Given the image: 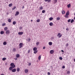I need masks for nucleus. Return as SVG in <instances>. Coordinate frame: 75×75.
Wrapping results in <instances>:
<instances>
[{
	"mask_svg": "<svg viewBox=\"0 0 75 75\" xmlns=\"http://www.w3.org/2000/svg\"><path fill=\"white\" fill-rule=\"evenodd\" d=\"M69 11H68L66 13V14L65 15L64 17L65 18H68V16H69Z\"/></svg>",
	"mask_w": 75,
	"mask_h": 75,
	"instance_id": "1",
	"label": "nucleus"
},
{
	"mask_svg": "<svg viewBox=\"0 0 75 75\" xmlns=\"http://www.w3.org/2000/svg\"><path fill=\"white\" fill-rule=\"evenodd\" d=\"M10 66L11 67H12L13 68H15L16 67V65H14V63H12L11 64Z\"/></svg>",
	"mask_w": 75,
	"mask_h": 75,
	"instance_id": "2",
	"label": "nucleus"
},
{
	"mask_svg": "<svg viewBox=\"0 0 75 75\" xmlns=\"http://www.w3.org/2000/svg\"><path fill=\"white\" fill-rule=\"evenodd\" d=\"M6 34H10V31L9 30H7L6 31Z\"/></svg>",
	"mask_w": 75,
	"mask_h": 75,
	"instance_id": "3",
	"label": "nucleus"
},
{
	"mask_svg": "<svg viewBox=\"0 0 75 75\" xmlns=\"http://www.w3.org/2000/svg\"><path fill=\"white\" fill-rule=\"evenodd\" d=\"M19 46H20V47H19V48H22V47L23 46V43H20L19 44Z\"/></svg>",
	"mask_w": 75,
	"mask_h": 75,
	"instance_id": "4",
	"label": "nucleus"
},
{
	"mask_svg": "<svg viewBox=\"0 0 75 75\" xmlns=\"http://www.w3.org/2000/svg\"><path fill=\"white\" fill-rule=\"evenodd\" d=\"M57 37H59V38H61V36H62V34L61 35V33H59L57 35Z\"/></svg>",
	"mask_w": 75,
	"mask_h": 75,
	"instance_id": "5",
	"label": "nucleus"
},
{
	"mask_svg": "<svg viewBox=\"0 0 75 75\" xmlns=\"http://www.w3.org/2000/svg\"><path fill=\"white\" fill-rule=\"evenodd\" d=\"M12 72H16V69H14L12 70Z\"/></svg>",
	"mask_w": 75,
	"mask_h": 75,
	"instance_id": "6",
	"label": "nucleus"
},
{
	"mask_svg": "<svg viewBox=\"0 0 75 75\" xmlns=\"http://www.w3.org/2000/svg\"><path fill=\"white\" fill-rule=\"evenodd\" d=\"M18 35H22V34H23V32H20L18 33Z\"/></svg>",
	"mask_w": 75,
	"mask_h": 75,
	"instance_id": "7",
	"label": "nucleus"
},
{
	"mask_svg": "<svg viewBox=\"0 0 75 75\" xmlns=\"http://www.w3.org/2000/svg\"><path fill=\"white\" fill-rule=\"evenodd\" d=\"M54 50H52L50 51V53L51 54H52L53 53H54Z\"/></svg>",
	"mask_w": 75,
	"mask_h": 75,
	"instance_id": "8",
	"label": "nucleus"
},
{
	"mask_svg": "<svg viewBox=\"0 0 75 75\" xmlns=\"http://www.w3.org/2000/svg\"><path fill=\"white\" fill-rule=\"evenodd\" d=\"M19 14V12L17 11L16 12V13L15 14V16H17V15H18Z\"/></svg>",
	"mask_w": 75,
	"mask_h": 75,
	"instance_id": "9",
	"label": "nucleus"
},
{
	"mask_svg": "<svg viewBox=\"0 0 75 75\" xmlns=\"http://www.w3.org/2000/svg\"><path fill=\"white\" fill-rule=\"evenodd\" d=\"M33 50L34 51H37V48L36 47H34L33 49Z\"/></svg>",
	"mask_w": 75,
	"mask_h": 75,
	"instance_id": "10",
	"label": "nucleus"
},
{
	"mask_svg": "<svg viewBox=\"0 0 75 75\" xmlns=\"http://www.w3.org/2000/svg\"><path fill=\"white\" fill-rule=\"evenodd\" d=\"M62 14H65V11H64V10H62Z\"/></svg>",
	"mask_w": 75,
	"mask_h": 75,
	"instance_id": "11",
	"label": "nucleus"
},
{
	"mask_svg": "<svg viewBox=\"0 0 75 75\" xmlns=\"http://www.w3.org/2000/svg\"><path fill=\"white\" fill-rule=\"evenodd\" d=\"M50 26H52L53 25V23L52 22H50L49 23Z\"/></svg>",
	"mask_w": 75,
	"mask_h": 75,
	"instance_id": "12",
	"label": "nucleus"
},
{
	"mask_svg": "<svg viewBox=\"0 0 75 75\" xmlns=\"http://www.w3.org/2000/svg\"><path fill=\"white\" fill-rule=\"evenodd\" d=\"M49 45H52V42H49Z\"/></svg>",
	"mask_w": 75,
	"mask_h": 75,
	"instance_id": "13",
	"label": "nucleus"
},
{
	"mask_svg": "<svg viewBox=\"0 0 75 75\" xmlns=\"http://www.w3.org/2000/svg\"><path fill=\"white\" fill-rule=\"evenodd\" d=\"M25 73H28V69H25Z\"/></svg>",
	"mask_w": 75,
	"mask_h": 75,
	"instance_id": "14",
	"label": "nucleus"
},
{
	"mask_svg": "<svg viewBox=\"0 0 75 75\" xmlns=\"http://www.w3.org/2000/svg\"><path fill=\"white\" fill-rule=\"evenodd\" d=\"M16 56L17 58H19L20 57V54H17L16 55Z\"/></svg>",
	"mask_w": 75,
	"mask_h": 75,
	"instance_id": "15",
	"label": "nucleus"
},
{
	"mask_svg": "<svg viewBox=\"0 0 75 75\" xmlns=\"http://www.w3.org/2000/svg\"><path fill=\"white\" fill-rule=\"evenodd\" d=\"M14 68L12 67H10L9 68V69L10 71H11V70H13V69Z\"/></svg>",
	"mask_w": 75,
	"mask_h": 75,
	"instance_id": "16",
	"label": "nucleus"
},
{
	"mask_svg": "<svg viewBox=\"0 0 75 75\" xmlns=\"http://www.w3.org/2000/svg\"><path fill=\"white\" fill-rule=\"evenodd\" d=\"M3 44L4 45H6L7 44V42H4L3 43Z\"/></svg>",
	"mask_w": 75,
	"mask_h": 75,
	"instance_id": "17",
	"label": "nucleus"
},
{
	"mask_svg": "<svg viewBox=\"0 0 75 75\" xmlns=\"http://www.w3.org/2000/svg\"><path fill=\"white\" fill-rule=\"evenodd\" d=\"M41 56L40 55L38 57L39 61H40V59H41Z\"/></svg>",
	"mask_w": 75,
	"mask_h": 75,
	"instance_id": "18",
	"label": "nucleus"
},
{
	"mask_svg": "<svg viewBox=\"0 0 75 75\" xmlns=\"http://www.w3.org/2000/svg\"><path fill=\"white\" fill-rule=\"evenodd\" d=\"M12 51H13V52H16V48H13Z\"/></svg>",
	"mask_w": 75,
	"mask_h": 75,
	"instance_id": "19",
	"label": "nucleus"
},
{
	"mask_svg": "<svg viewBox=\"0 0 75 75\" xmlns=\"http://www.w3.org/2000/svg\"><path fill=\"white\" fill-rule=\"evenodd\" d=\"M0 34H4V31H1V32H0Z\"/></svg>",
	"mask_w": 75,
	"mask_h": 75,
	"instance_id": "20",
	"label": "nucleus"
},
{
	"mask_svg": "<svg viewBox=\"0 0 75 75\" xmlns=\"http://www.w3.org/2000/svg\"><path fill=\"white\" fill-rule=\"evenodd\" d=\"M67 6L68 8H69V7H71V4H69L67 5Z\"/></svg>",
	"mask_w": 75,
	"mask_h": 75,
	"instance_id": "21",
	"label": "nucleus"
},
{
	"mask_svg": "<svg viewBox=\"0 0 75 75\" xmlns=\"http://www.w3.org/2000/svg\"><path fill=\"white\" fill-rule=\"evenodd\" d=\"M53 19V18L51 17L49 18V20H50V21H51Z\"/></svg>",
	"mask_w": 75,
	"mask_h": 75,
	"instance_id": "22",
	"label": "nucleus"
},
{
	"mask_svg": "<svg viewBox=\"0 0 75 75\" xmlns=\"http://www.w3.org/2000/svg\"><path fill=\"white\" fill-rule=\"evenodd\" d=\"M9 7H11L13 6V4H10L8 5Z\"/></svg>",
	"mask_w": 75,
	"mask_h": 75,
	"instance_id": "23",
	"label": "nucleus"
},
{
	"mask_svg": "<svg viewBox=\"0 0 75 75\" xmlns=\"http://www.w3.org/2000/svg\"><path fill=\"white\" fill-rule=\"evenodd\" d=\"M8 21L9 23H10L11 21V20L10 19H8Z\"/></svg>",
	"mask_w": 75,
	"mask_h": 75,
	"instance_id": "24",
	"label": "nucleus"
},
{
	"mask_svg": "<svg viewBox=\"0 0 75 75\" xmlns=\"http://www.w3.org/2000/svg\"><path fill=\"white\" fill-rule=\"evenodd\" d=\"M13 25H15L16 24V21H14L13 22Z\"/></svg>",
	"mask_w": 75,
	"mask_h": 75,
	"instance_id": "25",
	"label": "nucleus"
},
{
	"mask_svg": "<svg viewBox=\"0 0 75 75\" xmlns=\"http://www.w3.org/2000/svg\"><path fill=\"white\" fill-rule=\"evenodd\" d=\"M34 51V54H37V52L38 51L37 50H35V51Z\"/></svg>",
	"mask_w": 75,
	"mask_h": 75,
	"instance_id": "26",
	"label": "nucleus"
},
{
	"mask_svg": "<svg viewBox=\"0 0 75 75\" xmlns=\"http://www.w3.org/2000/svg\"><path fill=\"white\" fill-rule=\"evenodd\" d=\"M74 21V19H72L70 22V23H72Z\"/></svg>",
	"mask_w": 75,
	"mask_h": 75,
	"instance_id": "27",
	"label": "nucleus"
},
{
	"mask_svg": "<svg viewBox=\"0 0 75 75\" xmlns=\"http://www.w3.org/2000/svg\"><path fill=\"white\" fill-rule=\"evenodd\" d=\"M8 28H7V27H6L5 28H4V30L5 31H7V30Z\"/></svg>",
	"mask_w": 75,
	"mask_h": 75,
	"instance_id": "28",
	"label": "nucleus"
},
{
	"mask_svg": "<svg viewBox=\"0 0 75 75\" xmlns=\"http://www.w3.org/2000/svg\"><path fill=\"white\" fill-rule=\"evenodd\" d=\"M6 58H2V60L3 61H5V60H6Z\"/></svg>",
	"mask_w": 75,
	"mask_h": 75,
	"instance_id": "29",
	"label": "nucleus"
},
{
	"mask_svg": "<svg viewBox=\"0 0 75 75\" xmlns=\"http://www.w3.org/2000/svg\"><path fill=\"white\" fill-rule=\"evenodd\" d=\"M20 71V68H18L17 69V72H19Z\"/></svg>",
	"mask_w": 75,
	"mask_h": 75,
	"instance_id": "30",
	"label": "nucleus"
},
{
	"mask_svg": "<svg viewBox=\"0 0 75 75\" xmlns=\"http://www.w3.org/2000/svg\"><path fill=\"white\" fill-rule=\"evenodd\" d=\"M16 7L14 6V7L13 8H12V10H15V9H16Z\"/></svg>",
	"mask_w": 75,
	"mask_h": 75,
	"instance_id": "31",
	"label": "nucleus"
},
{
	"mask_svg": "<svg viewBox=\"0 0 75 75\" xmlns=\"http://www.w3.org/2000/svg\"><path fill=\"white\" fill-rule=\"evenodd\" d=\"M57 20H60V18L58 17L57 18Z\"/></svg>",
	"mask_w": 75,
	"mask_h": 75,
	"instance_id": "32",
	"label": "nucleus"
},
{
	"mask_svg": "<svg viewBox=\"0 0 75 75\" xmlns=\"http://www.w3.org/2000/svg\"><path fill=\"white\" fill-rule=\"evenodd\" d=\"M45 10H43L42 11V13H45Z\"/></svg>",
	"mask_w": 75,
	"mask_h": 75,
	"instance_id": "33",
	"label": "nucleus"
},
{
	"mask_svg": "<svg viewBox=\"0 0 75 75\" xmlns=\"http://www.w3.org/2000/svg\"><path fill=\"white\" fill-rule=\"evenodd\" d=\"M39 42H36V44L37 45V46H38V45H39Z\"/></svg>",
	"mask_w": 75,
	"mask_h": 75,
	"instance_id": "34",
	"label": "nucleus"
},
{
	"mask_svg": "<svg viewBox=\"0 0 75 75\" xmlns=\"http://www.w3.org/2000/svg\"><path fill=\"white\" fill-rule=\"evenodd\" d=\"M40 21V19H38L37 21V22H38V23Z\"/></svg>",
	"mask_w": 75,
	"mask_h": 75,
	"instance_id": "35",
	"label": "nucleus"
},
{
	"mask_svg": "<svg viewBox=\"0 0 75 75\" xmlns=\"http://www.w3.org/2000/svg\"><path fill=\"white\" fill-rule=\"evenodd\" d=\"M59 59H60V60H62V57H59Z\"/></svg>",
	"mask_w": 75,
	"mask_h": 75,
	"instance_id": "36",
	"label": "nucleus"
},
{
	"mask_svg": "<svg viewBox=\"0 0 75 75\" xmlns=\"http://www.w3.org/2000/svg\"><path fill=\"white\" fill-rule=\"evenodd\" d=\"M40 10H42V9H43V8L42 7V6H41L40 8Z\"/></svg>",
	"mask_w": 75,
	"mask_h": 75,
	"instance_id": "37",
	"label": "nucleus"
},
{
	"mask_svg": "<svg viewBox=\"0 0 75 75\" xmlns=\"http://www.w3.org/2000/svg\"><path fill=\"white\" fill-rule=\"evenodd\" d=\"M51 1V0H48L47 1L48 3H50Z\"/></svg>",
	"mask_w": 75,
	"mask_h": 75,
	"instance_id": "38",
	"label": "nucleus"
},
{
	"mask_svg": "<svg viewBox=\"0 0 75 75\" xmlns=\"http://www.w3.org/2000/svg\"><path fill=\"white\" fill-rule=\"evenodd\" d=\"M70 21H71V19H69L68 20V23H69V22H70Z\"/></svg>",
	"mask_w": 75,
	"mask_h": 75,
	"instance_id": "39",
	"label": "nucleus"
},
{
	"mask_svg": "<svg viewBox=\"0 0 75 75\" xmlns=\"http://www.w3.org/2000/svg\"><path fill=\"white\" fill-rule=\"evenodd\" d=\"M67 73L68 74H70V71H67Z\"/></svg>",
	"mask_w": 75,
	"mask_h": 75,
	"instance_id": "40",
	"label": "nucleus"
},
{
	"mask_svg": "<svg viewBox=\"0 0 75 75\" xmlns=\"http://www.w3.org/2000/svg\"><path fill=\"white\" fill-rule=\"evenodd\" d=\"M31 63H29L28 65H29V66H31Z\"/></svg>",
	"mask_w": 75,
	"mask_h": 75,
	"instance_id": "41",
	"label": "nucleus"
},
{
	"mask_svg": "<svg viewBox=\"0 0 75 75\" xmlns=\"http://www.w3.org/2000/svg\"><path fill=\"white\" fill-rule=\"evenodd\" d=\"M57 1V0H54V3H56Z\"/></svg>",
	"mask_w": 75,
	"mask_h": 75,
	"instance_id": "42",
	"label": "nucleus"
},
{
	"mask_svg": "<svg viewBox=\"0 0 75 75\" xmlns=\"http://www.w3.org/2000/svg\"><path fill=\"white\" fill-rule=\"evenodd\" d=\"M2 25L3 26H4V25H6V24L5 23L2 24Z\"/></svg>",
	"mask_w": 75,
	"mask_h": 75,
	"instance_id": "43",
	"label": "nucleus"
},
{
	"mask_svg": "<svg viewBox=\"0 0 75 75\" xmlns=\"http://www.w3.org/2000/svg\"><path fill=\"white\" fill-rule=\"evenodd\" d=\"M65 66H62V68H63V69H65Z\"/></svg>",
	"mask_w": 75,
	"mask_h": 75,
	"instance_id": "44",
	"label": "nucleus"
},
{
	"mask_svg": "<svg viewBox=\"0 0 75 75\" xmlns=\"http://www.w3.org/2000/svg\"><path fill=\"white\" fill-rule=\"evenodd\" d=\"M14 59H15V60H17V57H16V58H15Z\"/></svg>",
	"mask_w": 75,
	"mask_h": 75,
	"instance_id": "45",
	"label": "nucleus"
},
{
	"mask_svg": "<svg viewBox=\"0 0 75 75\" xmlns=\"http://www.w3.org/2000/svg\"><path fill=\"white\" fill-rule=\"evenodd\" d=\"M19 29L20 30H21L22 29V27H20Z\"/></svg>",
	"mask_w": 75,
	"mask_h": 75,
	"instance_id": "46",
	"label": "nucleus"
},
{
	"mask_svg": "<svg viewBox=\"0 0 75 75\" xmlns=\"http://www.w3.org/2000/svg\"><path fill=\"white\" fill-rule=\"evenodd\" d=\"M68 43H67L66 44V47H68Z\"/></svg>",
	"mask_w": 75,
	"mask_h": 75,
	"instance_id": "47",
	"label": "nucleus"
},
{
	"mask_svg": "<svg viewBox=\"0 0 75 75\" xmlns=\"http://www.w3.org/2000/svg\"><path fill=\"white\" fill-rule=\"evenodd\" d=\"M48 75H50V73L49 72H48Z\"/></svg>",
	"mask_w": 75,
	"mask_h": 75,
	"instance_id": "48",
	"label": "nucleus"
},
{
	"mask_svg": "<svg viewBox=\"0 0 75 75\" xmlns=\"http://www.w3.org/2000/svg\"><path fill=\"white\" fill-rule=\"evenodd\" d=\"M48 0H45V2H47V1H48Z\"/></svg>",
	"mask_w": 75,
	"mask_h": 75,
	"instance_id": "49",
	"label": "nucleus"
},
{
	"mask_svg": "<svg viewBox=\"0 0 75 75\" xmlns=\"http://www.w3.org/2000/svg\"><path fill=\"white\" fill-rule=\"evenodd\" d=\"M30 50H28V53H30Z\"/></svg>",
	"mask_w": 75,
	"mask_h": 75,
	"instance_id": "50",
	"label": "nucleus"
},
{
	"mask_svg": "<svg viewBox=\"0 0 75 75\" xmlns=\"http://www.w3.org/2000/svg\"><path fill=\"white\" fill-rule=\"evenodd\" d=\"M43 49H45V47H43Z\"/></svg>",
	"mask_w": 75,
	"mask_h": 75,
	"instance_id": "51",
	"label": "nucleus"
},
{
	"mask_svg": "<svg viewBox=\"0 0 75 75\" xmlns=\"http://www.w3.org/2000/svg\"><path fill=\"white\" fill-rule=\"evenodd\" d=\"M61 52H64V50H61Z\"/></svg>",
	"mask_w": 75,
	"mask_h": 75,
	"instance_id": "52",
	"label": "nucleus"
},
{
	"mask_svg": "<svg viewBox=\"0 0 75 75\" xmlns=\"http://www.w3.org/2000/svg\"><path fill=\"white\" fill-rule=\"evenodd\" d=\"M66 30L68 31L69 30V29H68V28H67Z\"/></svg>",
	"mask_w": 75,
	"mask_h": 75,
	"instance_id": "53",
	"label": "nucleus"
},
{
	"mask_svg": "<svg viewBox=\"0 0 75 75\" xmlns=\"http://www.w3.org/2000/svg\"><path fill=\"white\" fill-rule=\"evenodd\" d=\"M24 8V6H23V7H22L23 9V8Z\"/></svg>",
	"mask_w": 75,
	"mask_h": 75,
	"instance_id": "54",
	"label": "nucleus"
},
{
	"mask_svg": "<svg viewBox=\"0 0 75 75\" xmlns=\"http://www.w3.org/2000/svg\"><path fill=\"white\" fill-rule=\"evenodd\" d=\"M1 75H4V74H1Z\"/></svg>",
	"mask_w": 75,
	"mask_h": 75,
	"instance_id": "55",
	"label": "nucleus"
},
{
	"mask_svg": "<svg viewBox=\"0 0 75 75\" xmlns=\"http://www.w3.org/2000/svg\"><path fill=\"white\" fill-rule=\"evenodd\" d=\"M74 61L75 62V58L74 59Z\"/></svg>",
	"mask_w": 75,
	"mask_h": 75,
	"instance_id": "56",
	"label": "nucleus"
},
{
	"mask_svg": "<svg viewBox=\"0 0 75 75\" xmlns=\"http://www.w3.org/2000/svg\"><path fill=\"white\" fill-rule=\"evenodd\" d=\"M31 22H32V21H33V20H31Z\"/></svg>",
	"mask_w": 75,
	"mask_h": 75,
	"instance_id": "57",
	"label": "nucleus"
},
{
	"mask_svg": "<svg viewBox=\"0 0 75 75\" xmlns=\"http://www.w3.org/2000/svg\"><path fill=\"white\" fill-rule=\"evenodd\" d=\"M74 20H75V17L74 18Z\"/></svg>",
	"mask_w": 75,
	"mask_h": 75,
	"instance_id": "58",
	"label": "nucleus"
},
{
	"mask_svg": "<svg viewBox=\"0 0 75 75\" xmlns=\"http://www.w3.org/2000/svg\"><path fill=\"white\" fill-rule=\"evenodd\" d=\"M29 41H30V39H29Z\"/></svg>",
	"mask_w": 75,
	"mask_h": 75,
	"instance_id": "59",
	"label": "nucleus"
},
{
	"mask_svg": "<svg viewBox=\"0 0 75 75\" xmlns=\"http://www.w3.org/2000/svg\"><path fill=\"white\" fill-rule=\"evenodd\" d=\"M74 15H75V13H74Z\"/></svg>",
	"mask_w": 75,
	"mask_h": 75,
	"instance_id": "60",
	"label": "nucleus"
},
{
	"mask_svg": "<svg viewBox=\"0 0 75 75\" xmlns=\"http://www.w3.org/2000/svg\"><path fill=\"white\" fill-rule=\"evenodd\" d=\"M51 67H52V66H51Z\"/></svg>",
	"mask_w": 75,
	"mask_h": 75,
	"instance_id": "61",
	"label": "nucleus"
},
{
	"mask_svg": "<svg viewBox=\"0 0 75 75\" xmlns=\"http://www.w3.org/2000/svg\"><path fill=\"white\" fill-rule=\"evenodd\" d=\"M63 28L64 29V28Z\"/></svg>",
	"mask_w": 75,
	"mask_h": 75,
	"instance_id": "62",
	"label": "nucleus"
},
{
	"mask_svg": "<svg viewBox=\"0 0 75 75\" xmlns=\"http://www.w3.org/2000/svg\"><path fill=\"white\" fill-rule=\"evenodd\" d=\"M38 61H37V62Z\"/></svg>",
	"mask_w": 75,
	"mask_h": 75,
	"instance_id": "63",
	"label": "nucleus"
}]
</instances>
